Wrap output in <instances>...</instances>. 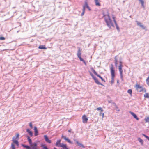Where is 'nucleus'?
Wrapping results in <instances>:
<instances>
[{
    "mask_svg": "<svg viewBox=\"0 0 149 149\" xmlns=\"http://www.w3.org/2000/svg\"><path fill=\"white\" fill-rule=\"evenodd\" d=\"M44 136L46 142L48 143H51V141L48 139V137L46 135H45Z\"/></svg>",
    "mask_w": 149,
    "mask_h": 149,
    "instance_id": "12",
    "label": "nucleus"
},
{
    "mask_svg": "<svg viewBox=\"0 0 149 149\" xmlns=\"http://www.w3.org/2000/svg\"><path fill=\"white\" fill-rule=\"evenodd\" d=\"M118 62H116V63H115V65L116 67H117V64H118V63H117Z\"/></svg>",
    "mask_w": 149,
    "mask_h": 149,
    "instance_id": "47",
    "label": "nucleus"
},
{
    "mask_svg": "<svg viewBox=\"0 0 149 149\" xmlns=\"http://www.w3.org/2000/svg\"><path fill=\"white\" fill-rule=\"evenodd\" d=\"M138 139L139 142L141 143V145H143V141L140 138H138Z\"/></svg>",
    "mask_w": 149,
    "mask_h": 149,
    "instance_id": "22",
    "label": "nucleus"
},
{
    "mask_svg": "<svg viewBox=\"0 0 149 149\" xmlns=\"http://www.w3.org/2000/svg\"><path fill=\"white\" fill-rule=\"evenodd\" d=\"M71 130L70 129V130H69L68 131L69 132H71Z\"/></svg>",
    "mask_w": 149,
    "mask_h": 149,
    "instance_id": "48",
    "label": "nucleus"
},
{
    "mask_svg": "<svg viewBox=\"0 0 149 149\" xmlns=\"http://www.w3.org/2000/svg\"><path fill=\"white\" fill-rule=\"evenodd\" d=\"M62 138H63L66 141H67L70 144L73 143L72 142H71L70 139H69L68 138H66V137L65 136L62 135Z\"/></svg>",
    "mask_w": 149,
    "mask_h": 149,
    "instance_id": "11",
    "label": "nucleus"
},
{
    "mask_svg": "<svg viewBox=\"0 0 149 149\" xmlns=\"http://www.w3.org/2000/svg\"><path fill=\"white\" fill-rule=\"evenodd\" d=\"M13 142L15 144H16L17 146L19 145V142L17 140L15 139V137H13Z\"/></svg>",
    "mask_w": 149,
    "mask_h": 149,
    "instance_id": "18",
    "label": "nucleus"
},
{
    "mask_svg": "<svg viewBox=\"0 0 149 149\" xmlns=\"http://www.w3.org/2000/svg\"><path fill=\"white\" fill-rule=\"evenodd\" d=\"M41 146L43 149H48L46 146H45V145L43 144H41Z\"/></svg>",
    "mask_w": 149,
    "mask_h": 149,
    "instance_id": "27",
    "label": "nucleus"
},
{
    "mask_svg": "<svg viewBox=\"0 0 149 149\" xmlns=\"http://www.w3.org/2000/svg\"><path fill=\"white\" fill-rule=\"evenodd\" d=\"M112 17L113 19V21L115 24L116 25V28L117 30H119V28L118 26V24L117 23L116 21V17H115L114 15H112Z\"/></svg>",
    "mask_w": 149,
    "mask_h": 149,
    "instance_id": "8",
    "label": "nucleus"
},
{
    "mask_svg": "<svg viewBox=\"0 0 149 149\" xmlns=\"http://www.w3.org/2000/svg\"><path fill=\"white\" fill-rule=\"evenodd\" d=\"M19 136V134L17 133L16 134V138L17 139H18Z\"/></svg>",
    "mask_w": 149,
    "mask_h": 149,
    "instance_id": "42",
    "label": "nucleus"
},
{
    "mask_svg": "<svg viewBox=\"0 0 149 149\" xmlns=\"http://www.w3.org/2000/svg\"><path fill=\"white\" fill-rule=\"evenodd\" d=\"M11 148L12 149H15V146L14 144H11Z\"/></svg>",
    "mask_w": 149,
    "mask_h": 149,
    "instance_id": "37",
    "label": "nucleus"
},
{
    "mask_svg": "<svg viewBox=\"0 0 149 149\" xmlns=\"http://www.w3.org/2000/svg\"><path fill=\"white\" fill-rule=\"evenodd\" d=\"M110 69L111 76V84H113L114 82V78L115 77V71L113 68V65L112 64H111V66Z\"/></svg>",
    "mask_w": 149,
    "mask_h": 149,
    "instance_id": "2",
    "label": "nucleus"
},
{
    "mask_svg": "<svg viewBox=\"0 0 149 149\" xmlns=\"http://www.w3.org/2000/svg\"><path fill=\"white\" fill-rule=\"evenodd\" d=\"M129 113L135 118L136 120H139V118L137 117V116L133 112L130 111Z\"/></svg>",
    "mask_w": 149,
    "mask_h": 149,
    "instance_id": "13",
    "label": "nucleus"
},
{
    "mask_svg": "<svg viewBox=\"0 0 149 149\" xmlns=\"http://www.w3.org/2000/svg\"><path fill=\"white\" fill-rule=\"evenodd\" d=\"M77 55L79 59L81 61H83L84 62V63L85 65H86V64L85 61L84 60H83L81 57V51H80V49H79L78 50V53H77Z\"/></svg>",
    "mask_w": 149,
    "mask_h": 149,
    "instance_id": "6",
    "label": "nucleus"
},
{
    "mask_svg": "<svg viewBox=\"0 0 149 149\" xmlns=\"http://www.w3.org/2000/svg\"><path fill=\"white\" fill-rule=\"evenodd\" d=\"M144 97L147 98H149V93H146L144 95Z\"/></svg>",
    "mask_w": 149,
    "mask_h": 149,
    "instance_id": "24",
    "label": "nucleus"
},
{
    "mask_svg": "<svg viewBox=\"0 0 149 149\" xmlns=\"http://www.w3.org/2000/svg\"><path fill=\"white\" fill-rule=\"evenodd\" d=\"M95 5L97 6H100L101 4L100 3V1L99 0H94Z\"/></svg>",
    "mask_w": 149,
    "mask_h": 149,
    "instance_id": "17",
    "label": "nucleus"
},
{
    "mask_svg": "<svg viewBox=\"0 0 149 149\" xmlns=\"http://www.w3.org/2000/svg\"><path fill=\"white\" fill-rule=\"evenodd\" d=\"M103 17H104V20L107 25L109 28H111V27H114V24L108 12H107V15H104Z\"/></svg>",
    "mask_w": 149,
    "mask_h": 149,
    "instance_id": "1",
    "label": "nucleus"
},
{
    "mask_svg": "<svg viewBox=\"0 0 149 149\" xmlns=\"http://www.w3.org/2000/svg\"><path fill=\"white\" fill-rule=\"evenodd\" d=\"M91 70L93 72V73L95 75H96L97 77H99L101 79L102 81H104V82H105V81L104 80V79H103L102 77L100 75L98 74L95 71V70H94V69H93V68L92 67H91L90 68Z\"/></svg>",
    "mask_w": 149,
    "mask_h": 149,
    "instance_id": "5",
    "label": "nucleus"
},
{
    "mask_svg": "<svg viewBox=\"0 0 149 149\" xmlns=\"http://www.w3.org/2000/svg\"><path fill=\"white\" fill-rule=\"evenodd\" d=\"M136 22L137 23V25H139L140 27L143 28L144 29L145 28V26L142 25L140 22L137 21H136Z\"/></svg>",
    "mask_w": 149,
    "mask_h": 149,
    "instance_id": "14",
    "label": "nucleus"
},
{
    "mask_svg": "<svg viewBox=\"0 0 149 149\" xmlns=\"http://www.w3.org/2000/svg\"><path fill=\"white\" fill-rule=\"evenodd\" d=\"M34 129L35 131V136H36L38 134V130L37 129V128L36 127H34Z\"/></svg>",
    "mask_w": 149,
    "mask_h": 149,
    "instance_id": "20",
    "label": "nucleus"
},
{
    "mask_svg": "<svg viewBox=\"0 0 149 149\" xmlns=\"http://www.w3.org/2000/svg\"><path fill=\"white\" fill-rule=\"evenodd\" d=\"M61 146V147H62V149H69L67 148V146L65 144L62 143Z\"/></svg>",
    "mask_w": 149,
    "mask_h": 149,
    "instance_id": "19",
    "label": "nucleus"
},
{
    "mask_svg": "<svg viewBox=\"0 0 149 149\" xmlns=\"http://www.w3.org/2000/svg\"><path fill=\"white\" fill-rule=\"evenodd\" d=\"M135 87L136 90L140 92L143 91L144 90H145V92L146 91V90L144 88H143L142 86H140L138 84H136Z\"/></svg>",
    "mask_w": 149,
    "mask_h": 149,
    "instance_id": "3",
    "label": "nucleus"
},
{
    "mask_svg": "<svg viewBox=\"0 0 149 149\" xmlns=\"http://www.w3.org/2000/svg\"><path fill=\"white\" fill-rule=\"evenodd\" d=\"M38 48L40 49H47V48L45 47V45H40L38 47Z\"/></svg>",
    "mask_w": 149,
    "mask_h": 149,
    "instance_id": "21",
    "label": "nucleus"
},
{
    "mask_svg": "<svg viewBox=\"0 0 149 149\" xmlns=\"http://www.w3.org/2000/svg\"><path fill=\"white\" fill-rule=\"evenodd\" d=\"M74 141L76 142V143L78 145V146L83 148H85L84 146L82 143L79 142L78 141L76 140H74Z\"/></svg>",
    "mask_w": 149,
    "mask_h": 149,
    "instance_id": "9",
    "label": "nucleus"
},
{
    "mask_svg": "<svg viewBox=\"0 0 149 149\" xmlns=\"http://www.w3.org/2000/svg\"><path fill=\"white\" fill-rule=\"evenodd\" d=\"M99 115L102 116V118H103L104 117V113L101 112L99 113Z\"/></svg>",
    "mask_w": 149,
    "mask_h": 149,
    "instance_id": "32",
    "label": "nucleus"
},
{
    "mask_svg": "<svg viewBox=\"0 0 149 149\" xmlns=\"http://www.w3.org/2000/svg\"><path fill=\"white\" fill-rule=\"evenodd\" d=\"M142 135L149 141V137L148 136L144 134H142Z\"/></svg>",
    "mask_w": 149,
    "mask_h": 149,
    "instance_id": "34",
    "label": "nucleus"
},
{
    "mask_svg": "<svg viewBox=\"0 0 149 149\" xmlns=\"http://www.w3.org/2000/svg\"><path fill=\"white\" fill-rule=\"evenodd\" d=\"M127 92L131 95L132 93V90L131 89L128 90Z\"/></svg>",
    "mask_w": 149,
    "mask_h": 149,
    "instance_id": "31",
    "label": "nucleus"
},
{
    "mask_svg": "<svg viewBox=\"0 0 149 149\" xmlns=\"http://www.w3.org/2000/svg\"><path fill=\"white\" fill-rule=\"evenodd\" d=\"M29 126H30V127L31 128H33V126H32V123L31 122H30L29 123Z\"/></svg>",
    "mask_w": 149,
    "mask_h": 149,
    "instance_id": "40",
    "label": "nucleus"
},
{
    "mask_svg": "<svg viewBox=\"0 0 149 149\" xmlns=\"http://www.w3.org/2000/svg\"><path fill=\"white\" fill-rule=\"evenodd\" d=\"M31 146V149H36L37 146V144L36 143H34L30 145Z\"/></svg>",
    "mask_w": 149,
    "mask_h": 149,
    "instance_id": "10",
    "label": "nucleus"
},
{
    "mask_svg": "<svg viewBox=\"0 0 149 149\" xmlns=\"http://www.w3.org/2000/svg\"><path fill=\"white\" fill-rule=\"evenodd\" d=\"M27 139L29 144H30V145H31L32 144L31 139L28 136L27 137Z\"/></svg>",
    "mask_w": 149,
    "mask_h": 149,
    "instance_id": "25",
    "label": "nucleus"
},
{
    "mask_svg": "<svg viewBox=\"0 0 149 149\" xmlns=\"http://www.w3.org/2000/svg\"><path fill=\"white\" fill-rule=\"evenodd\" d=\"M96 110L98 111L100 110L101 112H102L103 111V109L100 107L97 108L96 109Z\"/></svg>",
    "mask_w": 149,
    "mask_h": 149,
    "instance_id": "26",
    "label": "nucleus"
},
{
    "mask_svg": "<svg viewBox=\"0 0 149 149\" xmlns=\"http://www.w3.org/2000/svg\"><path fill=\"white\" fill-rule=\"evenodd\" d=\"M26 131L28 133H29V132L30 131V130L28 129H27Z\"/></svg>",
    "mask_w": 149,
    "mask_h": 149,
    "instance_id": "46",
    "label": "nucleus"
},
{
    "mask_svg": "<svg viewBox=\"0 0 149 149\" xmlns=\"http://www.w3.org/2000/svg\"><path fill=\"white\" fill-rule=\"evenodd\" d=\"M22 146L23 147L26 148L27 149H31V148L28 146L22 144Z\"/></svg>",
    "mask_w": 149,
    "mask_h": 149,
    "instance_id": "23",
    "label": "nucleus"
},
{
    "mask_svg": "<svg viewBox=\"0 0 149 149\" xmlns=\"http://www.w3.org/2000/svg\"><path fill=\"white\" fill-rule=\"evenodd\" d=\"M83 6H85V8L86 7V8L87 7V6H88V4L87 1H86L85 2V5H84Z\"/></svg>",
    "mask_w": 149,
    "mask_h": 149,
    "instance_id": "35",
    "label": "nucleus"
},
{
    "mask_svg": "<svg viewBox=\"0 0 149 149\" xmlns=\"http://www.w3.org/2000/svg\"><path fill=\"white\" fill-rule=\"evenodd\" d=\"M119 64L120 65L118 67L119 70L120 71L121 77L122 78L123 77L122 75L123 72V70H122V67L123 66L122 65V63L121 61L119 62Z\"/></svg>",
    "mask_w": 149,
    "mask_h": 149,
    "instance_id": "4",
    "label": "nucleus"
},
{
    "mask_svg": "<svg viewBox=\"0 0 149 149\" xmlns=\"http://www.w3.org/2000/svg\"><path fill=\"white\" fill-rule=\"evenodd\" d=\"M28 133L31 136H32L33 134H32V132L31 131L29 132Z\"/></svg>",
    "mask_w": 149,
    "mask_h": 149,
    "instance_id": "38",
    "label": "nucleus"
},
{
    "mask_svg": "<svg viewBox=\"0 0 149 149\" xmlns=\"http://www.w3.org/2000/svg\"><path fill=\"white\" fill-rule=\"evenodd\" d=\"M82 122L84 123H86L87 122L88 118L85 115H83L82 116Z\"/></svg>",
    "mask_w": 149,
    "mask_h": 149,
    "instance_id": "7",
    "label": "nucleus"
},
{
    "mask_svg": "<svg viewBox=\"0 0 149 149\" xmlns=\"http://www.w3.org/2000/svg\"><path fill=\"white\" fill-rule=\"evenodd\" d=\"M85 6H83V8L82 9V11L83 12H85Z\"/></svg>",
    "mask_w": 149,
    "mask_h": 149,
    "instance_id": "39",
    "label": "nucleus"
},
{
    "mask_svg": "<svg viewBox=\"0 0 149 149\" xmlns=\"http://www.w3.org/2000/svg\"><path fill=\"white\" fill-rule=\"evenodd\" d=\"M54 149H57V148H55V147H54Z\"/></svg>",
    "mask_w": 149,
    "mask_h": 149,
    "instance_id": "49",
    "label": "nucleus"
},
{
    "mask_svg": "<svg viewBox=\"0 0 149 149\" xmlns=\"http://www.w3.org/2000/svg\"><path fill=\"white\" fill-rule=\"evenodd\" d=\"M139 1L140 2L141 5L142 6H144V1L143 0H139Z\"/></svg>",
    "mask_w": 149,
    "mask_h": 149,
    "instance_id": "30",
    "label": "nucleus"
},
{
    "mask_svg": "<svg viewBox=\"0 0 149 149\" xmlns=\"http://www.w3.org/2000/svg\"><path fill=\"white\" fill-rule=\"evenodd\" d=\"M61 141V140H57L56 143V146L58 147H61V144H60V143Z\"/></svg>",
    "mask_w": 149,
    "mask_h": 149,
    "instance_id": "15",
    "label": "nucleus"
},
{
    "mask_svg": "<svg viewBox=\"0 0 149 149\" xmlns=\"http://www.w3.org/2000/svg\"><path fill=\"white\" fill-rule=\"evenodd\" d=\"M84 13H85V12H83H83H82V13H81V16H82L83 15H84Z\"/></svg>",
    "mask_w": 149,
    "mask_h": 149,
    "instance_id": "45",
    "label": "nucleus"
},
{
    "mask_svg": "<svg viewBox=\"0 0 149 149\" xmlns=\"http://www.w3.org/2000/svg\"><path fill=\"white\" fill-rule=\"evenodd\" d=\"M146 122L149 123V117H147L144 119Z\"/></svg>",
    "mask_w": 149,
    "mask_h": 149,
    "instance_id": "28",
    "label": "nucleus"
},
{
    "mask_svg": "<svg viewBox=\"0 0 149 149\" xmlns=\"http://www.w3.org/2000/svg\"><path fill=\"white\" fill-rule=\"evenodd\" d=\"M95 81V82L98 85H102V84H101L100 82L99 81L98 79H97V78L95 77L93 78V79Z\"/></svg>",
    "mask_w": 149,
    "mask_h": 149,
    "instance_id": "16",
    "label": "nucleus"
},
{
    "mask_svg": "<svg viewBox=\"0 0 149 149\" xmlns=\"http://www.w3.org/2000/svg\"><path fill=\"white\" fill-rule=\"evenodd\" d=\"M5 38L3 37H0V40H5Z\"/></svg>",
    "mask_w": 149,
    "mask_h": 149,
    "instance_id": "36",
    "label": "nucleus"
},
{
    "mask_svg": "<svg viewBox=\"0 0 149 149\" xmlns=\"http://www.w3.org/2000/svg\"><path fill=\"white\" fill-rule=\"evenodd\" d=\"M86 8L89 10H91V9L88 6H87V7Z\"/></svg>",
    "mask_w": 149,
    "mask_h": 149,
    "instance_id": "44",
    "label": "nucleus"
},
{
    "mask_svg": "<svg viewBox=\"0 0 149 149\" xmlns=\"http://www.w3.org/2000/svg\"><path fill=\"white\" fill-rule=\"evenodd\" d=\"M90 75L93 78H93L95 77L93 75V74H92L91 73H90Z\"/></svg>",
    "mask_w": 149,
    "mask_h": 149,
    "instance_id": "41",
    "label": "nucleus"
},
{
    "mask_svg": "<svg viewBox=\"0 0 149 149\" xmlns=\"http://www.w3.org/2000/svg\"><path fill=\"white\" fill-rule=\"evenodd\" d=\"M146 82L147 84L149 85V75L148 77L146 79Z\"/></svg>",
    "mask_w": 149,
    "mask_h": 149,
    "instance_id": "29",
    "label": "nucleus"
},
{
    "mask_svg": "<svg viewBox=\"0 0 149 149\" xmlns=\"http://www.w3.org/2000/svg\"><path fill=\"white\" fill-rule=\"evenodd\" d=\"M118 57L117 56H116L114 58V61L115 63L118 62Z\"/></svg>",
    "mask_w": 149,
    "mask_h": 149,
    "instance_id": "33",
    "label": "nucleus"
},
{
    "mask_svg": "<svg viewBox=\"0 0 149 149\" xmlns=\"http://www.w3.org/2000/svg\"><path fill=\"white\" fill-rule=\"evenodd\" d=\"M116 108L117 111H119V110L118 109V108L117 106H116Z\"/></svg>",
    "mask_w": 149,
    "mask_h": 149,
    "instance_id": "43",
    "label": "nucleus"
}]
</instances>
